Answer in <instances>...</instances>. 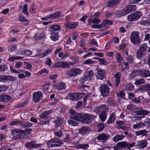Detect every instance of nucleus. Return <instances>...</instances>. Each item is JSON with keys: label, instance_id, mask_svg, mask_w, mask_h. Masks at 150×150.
<instances>
[{"label": "nucleus", "instance_id": "53", "mask_svg": "<svg viewBox=\"0 0 150 150\" xmlns=\"http://www.w3.org/2000/svg\"><path fill=\"white\" fill-rule=\"evenodd\" d=\"M61 67L63 68H70L69 63L62 62H61Z\"/></svg>", "mask_w": 150, "mask_h": 150}, {"label": "nucleus", "instance_id": "43", "mask_svg": "<svg viewBox=\"0 0 150 150\" xmlns=\"http://www.w3.org/2000/svg\"><path fill=\"white\" fill-rule=\"evenodd\" d=\"M125 89L126 91H131L134 88V86L131 83H129L126 85Z\"/></svg>", "mask_w": 150, "mask_h": 150}, {"label": "nucleus", "instance_id": "25", "mask_svg": "<svg viewBox=\"0 0 150 150\" xmlns=\"http://www.w3.org/2000/svg\"><path fill=\"white\" fill-rule=\"evenodd\" d=\"M51 112L50 110L45 111L40 114L39 117L41 118L46 120L48 119V115Z\"/></svg>", "mask_w": 150, "mask_h": 150}, {"label": "nucleus", "instance_id": "46", "mask_svg": "<svg viewBox=\"0 0 150 150\" xmlns=\"http://www.w3.org/2000/svg\"><path fill=\"white\" fill-rule=\"evenodd\" d=\"M147 45L146 43H144L141 45L140 47V48L139 50H140L142 52H144L147 48Z\"/></svg>", "mask_w": 150, "mask_h": 150}, {"label": "nucleus", "instance_id": "19", "mask_svg": "<svg viewBox=\"0 0 150 150\" xmlns=\"http://www.w3.org/2000/svg\"><path fill=\"white\" fill-rule=\"evenodd\" d=\"M136 6L135 5H129L127 6L126 8L125 9L127 14L134 12L136 9Z\"/></svg>", "mask_w": 150, "mask_h": 150}, {"label": "nucleus", "instance_id": "50", "mask_svg": "<svg viewBox=\"0 0 150 150\" xmlns=\"http://www.w3.org/2000/svg\"><path fill=\"white\" fill-rule=\"evenodd\" d=\"M54 135L57 137H61L62 136V131L61 130L55 131Z\"/></svg>", "mask_w": 150, "mask_h": 150}, {"label": "nucleus", "instance_id": "36", "mask_svg": "<svg viewBox=\"0 0 150 150\" xmlns=\"http://www.w3.org/2000/svg\"><path fill=\"white\" fill-rule=\"evenodd\" d=\"M89 147L88 144H80L76 145L74 146V148L76 149H85Z\"/></svg>", "mask_w": 150, "mask_h": 150}, {"label": "nucleus", "instance_id": "35", "mask_svg": "<svg viewBox=\"0 0 150 150\" xmlns=\"http://www.w3.org/2000/svg\"><path fill=\"white\" fill-rule=\"evenodd\" d=\"M115 116V112L112 113L109 116L106 123L108 124L112 123L114 121Z\"/></svg>", "mask_w": 150, "mask_h": 150}, {"label": "nucleus", "instance_id": "33", "mask_svg": "<svg viewBox=\"0 0 150 150\" xmlns=\"http://www.w3.org/2000/svg\"><path fill=\"white\" fill-rule=\"evenodd\" d=\"M106 126V124L104 123H99L97 124V127L98 128V132H101Z\"/></svg>", "mask_w": 150, "mask_h": 150}, {"label": "nucleus", "instance_id": "21", "mask_svg": "<svg viewBox=\"0 0 150 150\" xmlns=\"http://www.w3.org/2000/svg\"><path fill=\"white\" fill-rule=\"evenodd\" d=\"M121 76V73L119 72H117L114 75V77L115 78V85L116 87H118L119 84L120 82V79Z\"/></svg>", "mask_w": 150, "mask_h": 150}, {"label": "nucleus", "instance_id": "8", "mask_svg": "<svg viewBox=\"0 0 150 150\" xmlns=\"http://www.w3.org/2000/svg\"><path fill=\"white\" fill-rule=\"evenodd\" d=\"M100 91L102 96L106 97L108 96L110 93V89L107 85L103 84L100 87Z\"/></svg>", "mask_w": 150, "mask_h": 150}, {"label": "nucleus", "instance_id": "60", "mask_svg": "<svg viewBox=\"0 0 150 150\" xmlns=\"http://www.w3.org/2000/svg\"><path fill=\"white\" fill-rule=\"evenodd\" d=\"M8 68L5 64L0 65V72L4 71L6 70Z\"/></svg>", "mask_w": 150, "mask_h": 150}, {"label": "nucleus", "instance_id": "15", "mask_svg": "<svg viewBox=\"0 0 150 150\" xmlns=\"http://www.w3.org/2000/svg\"><path fill=\"white\" fill-rule=\"evenodd\" d=\"M52 51V49H47L42 53H40L33 57H35L36 59L42 58L45 57L47 55L50 54Z\"/></svg>", "mask_w": 150, "mask_h": 150}, {"label": "nucleus", "instance_id": "52", "mask_svg": "<svg viewBox=\"0 0 150 150\" xmlns=\"http://www.w3.org/2000/svg\"><path fill=\"white\" fill-rule=\"evenodd\" d=\"M14 63V67L16 69H18L21 67L23 64V62L20 61L16 62Z\"/></svg>", "mask_w": 150, "mask_h": 150}, {"label": "nucleus", "instance_id": "12", "mask_svg": "<svg viewBox=\"0 0 150 150\" xmlns=\"http://www.w3.org/2000/svg\"><path fill=\"white\" fill-rule=\"evenodd\" d=\"M42 98V93L40 91L35 92L33 94V100L35 103H38Z\"/></svg>", "mask_w": 150, "mask_h": 150}, {"label": "nucleus", "instance_id": "61", "mask_svg": "<svg viewBox=\"0 0 150 150\" xmlns=\"http://www.w3.org/2000/svg\"><path fill=\"white\" fill-rule=\"evenodd\" d=\"M28 6L27 5H25L23 6V13L26 15H28Z\"/></svg>", "mask_w": 150, "mask_h": 150}, {"label": "nucleus", "instance_id": "63", "mask_svg": "<svg viewBox=\"0 0 150 150\" xmlns=\"http://www.w3.org/2000/svg\"><path fill=\"white\" fill-rule=\"evenodd\" d=\"M69 112L73 116L72 117V118L74 120L73 118L74 116L77 115V114H80L79 113H77L73 109H71L69 110Z\"/></svg>", "mask_w": 150, "mask_h": 150}, {"label": "nucleus", "instance_id": "18", "mask_svg": "<svg viewBox=\"0 0 150 150\" xmlns=\"http://www.w3.org/2000/svg\"><path fill=\"white\" fill-rule=\"evenodd\" d=\"M54 88L59 90H62L66 89V86L64 82H60L57 84L54 85L53 86Z\"/></svg>", "mask_w": 150, "mask_h": 150}, {"label": "nucleus", "instance_id": "14", "mask_svg": "<svg viewBox=\"0 0 150 150\" xmlns=\"http://www.w3.org/2000/svg\"><path fill=\"white\" fill-rule=\"evenodd\" d=\"M93 74V71L92 70H90L87 72L84 75L83 79H81V81H85L87 80H91Z\"/></svg>", "mask_w": 150, "mask_h": 150}, {"label": "nucleus", "instance_id": "22", "mask_svg": "<svg viewBox=\"0 0 150 150\" xmlns=\"http://www.w3.org/2000/svg\"><path fill=\"white\" fill-rule=\"evenodd\" d=\"M11 98L8 95L2 94L0 96V101L7 102L10 100Z\"/></svg>", "mask_w": 150, "mask_h": 150}, {"label": "nucleus", "instance_id": "6", "mask_svg": "<svg viewBox=\"0 0 150 150\" xmlns=\"http://www.w3.org/2000/svg\"><path fill=\"white\" fill-rule=\"evenodd\" d=\"M142 15V12L140 11L132 13L128 16V19L130 21H134L139 19Z\"/></svg>", "mask_w": 150, "mask_h": 150}, {"label": "nucleus", "instance_id": "31", "mask_svg": "<svg viewBox=\"0 0 150 150\" xmlns=\"http://www.w3.org/2000/svg\"><path fill=\"white\" fill-rule=\"evenodd\" d=\"M147 144V143L146 141L145 140H141L138 142L137 146H138L140 148L144 149L146 146Z\"/></svg>", "mask_w": 150, "mask_h": 150}, {"label": "nucleus", "instance_id": "16", "mask_svg": "<svg viewBox=\"0 0 150 150\" xmlns=\"http://www.w3.org/2000/svg\"><path fill=\"white\" fill-rule=\"evenodd\" d=\"M42 145L41 144H37L35 141H32L29 142L25 144V147L28 148H37L40 147Z\"/></svg>", "mask_w": 150, "mask_h": 150}, {"label": "nucleus", "instance_id": "26", "mask_svg": "<svg viewBox=\"0 0 150 150\" xmlns=\"http://www.w3.org/2000/svg\"><path fill=\"white\" fill-rule=\"evenodd\" d=\"M50 38L53 41H55L57 40L59 38L58 33L57 32H52L50 34Z\"/></svg>", "mask_w": 150, "mask_h": 150}, {"label": "nucleus", "instance_id": "58", "mask_svg": "<svg viewBox=\"0 0 150 150\" xmlns=\"http://www.w3.org/2000/svg\"><path fill=\"white\" fill-rule=\"evenodd\" d=\"M102 23L104 25H111L113 22L112 21L109 20H105L103 21Z\"/></svg>", "mask_w": 150, "mask_h": 150}, {"label": "nucleus", "instance_id": "44", "mask_svg": "<svg viewBox=\"0 0 150 150\" xmlns=\"http://www.w3.org/2000/svg\"><path fill=\"white\" fill-rule=\"evenodd\" d=\"M150 113V111H148L146 110H141L137 112L138 114L139 115H146Z\"/></svg>", "mask_w": 150, "mask_h": 150}, {"label": "nucleus", "instance_id": "11", "mask_svg": "<svg viewBox=\"0 0 150 150\" xmlns=\"http://www.w3.org/2000/svg\"><path fill=\"white\" fill-rule=\"evenodd\" d=\"M83 94L80 93H70L68 94V96L70 99L73 100L77 101L81 98Z\"/></svg>", "mask_w": 150, "mask_h": 150}, {"label": "nucleus", "instance_id": "27", "mask_svg": "<svg viewBox=\"0 0 150 150\" xmlns=\"http://www.w3.org/2000/svg\"><path fill=\"white\" fill-rule=\"evenodd\" d=\"M100 21L99 19L94 18V29L100 30L102 28L103 26L101 24L98 25Z\"/></svg>", "mask_w": 150, "mask_h": 150}, {"label": "nucleus", "instance_id": "39", "mask_svg": "<svg viewBox=\"0 0 150 150\" xmlns=\"http://www.w3.org/2000/svg\"><path fill=\"white\" fill-rule=\"evenodd\" d=\"M18 19L20 21L23 22L25 25H27L28 23V20L23 16L22 14L19 15Z\"/></svg>", "mask_w": 150, "mask_h": 150}, {"label": "nucleus", "instance_id": "9", "mask_svg": "<svg viewBox=\"0 0 150 150\" xmlns=\"http://www.w3.org/2000/svg\"><path fill=\"white\" fill-rule=\"evenodd\" d=\"M110 137L109 134L103 133L99 134L96 137V139L98 140L105 142L110 139Z\"/></svg>", "mask_w": 150, "mask_h": 150}, {"label": "nucleus", "instance_id": "34", "mask_svg": "<svg viewBox=\"0 0 150 150\" xmlns=\"http://www.w3.org/2000/svg\"><path fill=\"white\" fill-rule=\"evenodd\" d=\"M117 17H119L127 14L125 9L120 11H117L115 13Z\"/></svg>", "mask_w": 150, "mask_h": 150}, {"label": "nucleus", "instance_id": "62", "mask_svg": "<svg viewBox=\"0 0 150 150\" xmlns=\"http://www.w3.org/2000/svg\"><path fill=\"white\" fill-rule=\"evenodd\" d=\"M68 122L69 124L71 125V126H76L77 125L76 122L72 120H68Z\"/></svg>", "mask_w": 150, "mask_h": 150}, {"label": "nucleus", "instance_id": "51", "mask_svg": "<svg viewBox=\"0 0 150 150\" xmlns=\"http://www.w3.org/2000/svg\"><path fill=\"white\" fill-rule=\"evenodd\" d=\"M126 60L128 63H132L134 62L133 57L132 55H129L127 57H125Z\"/></svg>", "mask_w": 150, "mask_h": 150}, {"label": "nucleus", "instance_id": "30", "mask_svg": "<svg viewBox=\"0 0 150 150\" xmlns=\"http://www.w3.org/2000/svg\"><path fill=\"white\" fill-rule=\"evenodd\" d=\"M125 137L123 134H117L113 138V140L115 142L118 141L122 140Z\"/></svg>", "mask_w": 150, "mask_h": 150}, {"label": "nucleus", "instance_id": "29", "mask_svg": "<svg viewBox=\"0 0 150 150\" xmlns=\"http://www.w3.org/2000/svg\"><path fill=\"white\" fill-rule=\"evenodd\" d=\"M77 23L76 22H74L72 23H67L66 25V27L70 29H75L77 26Z\"/></svg>", "mask_w": 150, "mask_h": 150}, {"label": "nucleus", "instance_id": "59", "mask_svg": "<svg viewBox=\"0 0 150 150\" xmlns=\"http://www.w3.org/2000/svg\"><path fill=\"white\" fill-rule=\"evenodd\" d=\"M123 64L124 67H123L122 69V71H125L126 70L128 69H129L128 63L124 62H123Z\"/></svg>", "mask_w": 150, "mask_h": 150}, {"label": "nucleus", "instance_id": "64", "mask_svg": "<svg viewBox=\"0 0 150 150\" xmlns=\"http://www.w3.org/2000/svg\"><path fill=\"white\" fill-rule=\"evenodd\" d=\"M24 128L31 127L32 126V124L29 122H24Z\"/></svg>", "mask_w": 150, "mask_h": 150}, {"label": "nucleus", "instance_id": "13", "mask_svg": "<svg viewBox=\"0 0 150 150\" xmlns=\"http://www.w3.org/2000/svg\"><path fill=\"white\" fill-rule=\"evenodd\" d=\"M45 37V33L42 30H39L33 36V39L35 40L43 39Z\"/></svg>", "mask_w": 150, "mask_h": 150}, {"label": "nucleus", "instance_id": "4", "mask_svg": "<svg viewBox=\"0 0 150 150\" xmlns=\"http://www.w3.org/2000/svg\"><path fill=\"white\" fill-rule=\"evenodd\" d=\"M62 144V142L58 138H55L50 140L47 144L48 147H51L59 146Z\"/></svg>", "mask_w": 150, "mask_h": 150}, {"label": "nucleus", "instance_id": "57", "mask_svg": "<svg viewBox=\"0 0 150 150\" xmlns=\"http://www.w3.org/2000/svg\"><path fill=\"white\" fill-rule=\"evenodd\" d=\"M46 120H40L39 124L42 125H48L49 124L50 120L48 119Z\"/></svg>", "mask_w": 150, "mask_h": 150}, {"label": "nucleus", "instance_id": "23", "mask_svg": "<svg viewBox=\"0 0 150 150\" xmlns=\"http://www.w3.org/2000/svg\"><path fill=\"white\" fill-rule=\"evenodd\" d=\"M56 123V127H58L60 126H63L65 123L64 120L62 118H58L57 120L54 122Z\"/></svg>", "mask_w": 150, "mask_h": 150}, {"label": "nucleus", "instance_id": "47", "mask_svg": "<svg viewBox=\"0 0 150 150\" xmlns=\"http://www.w3.org/2000/svg\"><path fill=\"white\" fill-rule=\"evenodd\" d=\"M118 145L120 147L125 148L128 146V143L127 142H120L117 143Z\"/></svg>", "mask_w": 150, "mask_h": 150}, {"label": "nucleus", "instance_id": "41", "mask_svg": "<svg viewBox=\"0 0 150 150\" xmlns=\"http://www.w3.org/2000/svg\"><path fill=\"white\" fill-rule=\"evenodd\" d=\"M99 117L102 122H104L106 119V112H102L99 114Z\"/></svg>", "mask_w": 150, "mask_h": 150}, {"label": "nucleus", "instance_id": "24", "mask_svg": "<svg viewBox=\"0 0 150 150\" xmlns=\"http://www.w3.org/2000/svg\"><path fill=\"white\" fill-rule=\"evenodd\" d=\"M90 131V129L88 126L82 127L79 129V133L82 134H85L87 133Z\"/></svg>", "mask_w": 150, "mask_h": 150}, {"label": "nucleus", "instance_id": "42", "mask_svg": "<svg viewBox=\"0 0 150 150\" xmlns=\"http://www.w3.org/2000/svg\"><path fill=\"white\" fill-rule=\"evenodd\" d=\"M147 132V131L145 129L136 131L135 134L137 136L142 135V136H145Z\"/></svg>", "mask_w": 150, "mask_h": 150}, {"label": "nucleus", "instance_id": "5", "mask_svg": "<svg viewBox=\"0 0 150 150\" xmlns=\"http://www.w3.org/2000/svg\"><path fill=\"white\" fill-rule=\"evenodd\" d=\"M130 40L133 44L138 45L140 44L139 33L137 31L133 32L131 33Z\"/></svg>", "mask_w": 150, "mask_h": 150}, {"label": "nucleus", "instance_id": "3", "mask_svg": "<svg viewBox=\"0 0 150 150\" xmlns=\"http://www.w3.org/2000/svg\"><path fill=\"white\" fill-rule=\"evenodd\" d=\"M82 72V70L78 68H73L67 71L66 76L69 77H74L81 74Z\"/></svg>", "mask_w": 150, "mask_h": 150}, {"label": "nucleus", "instance_id": "17", "mask_svg": "<svg viewBox=\"0 0 150 150\" xmlns=\"http://www.w3.org/2000/svg\"><path fill=\"white\" fill-rule=\"evenodd\" d=\"M97 74L96 75V78L97 79L103 80L105 75V71L104 70H102L100 68H98L97 69Z\"/></svg>", "mask_w": 150, "mask_h": 150}, {"label": "nucleus", "instance_id": "55", "mask_svg": "<svg viewBox=\"0 0 150 150\" xmlns=\"http://www.w3.org/2000/svg\"><path fill=\"white\" fill-rule=\"evenodd\" d=\"M145 82V81L143 79H139L137 80L135 82V84L136 85H140Z\"/></svg>", "mask_w": 150, "mask_h": 150}, {"label": "nucleus", "instance_id": "20", "mask_svg": "<svg viewBox=\"0 0 150 150\" xmlns=\"http://www.w3.org/2000/svg\"><path fill=\"white\" fill-rule=\"evenodd\" d=\"M120 0H110L106 3L105 5L108 7H111L117 5L119 4Z\"/></svg>", "mask_w": 150, "mask_h": 150}, {"label": "nucleus", "instance_id": "45", "mask_svg": "<svg viewBox=\"0 0 150 150\" xmlns=\"http://www.w3.org/2000/svg\"><path fill=\"white\" fill-rule=\"evenodd\" d=\"M115 58L118 63H120L122 62V58L120 54L118 52H117L116 54Z\"/></svg>", "mask_w": 150, "mask_h": 150}, {"label": "nucleus", "instance_id": "40", "mask_svg": "<svg viewBox=\"0 0 150 150\" xmlns=\"http://www.w3.org/2000/svg\"><path fill=\"white\" fill-rule=\"evenodd\" d=\"M94 59L97 60H99V63L101 65H106L108 64V63L107 62L105 59L104 58H99V57H94Z\"/></svg>", "mask_w": 150, "mask_h": 150}, {"label": "nucleus", "instance_id": "1", "mask_svg": "<svg viewBox=\"0 0 150 150\" xmlns=\"http://www.w3.org/2000/svg\"><path fill=\"white\" fill-rule=\"evenodd\" d=\"M93 117V115L89 114L82 113L77 114V115L74 117L73 119L83 123L88 124L91 122Z\"/></svg>", "mask_w": 150, "mask_h": 150}, {"label": "nucleus", "instance_id": "32", "mask_svg": "<svg viewBox=\"0 0 150 150\" xmlns=\"http://www.w3.org/2000/svg\"><path fill=\"white\" fill-rule=\"evenodd\" d=\"M144 52L140 51V50H138L136 53L137 58L140 60H142L144 57Z\"/></svg>", "mask_w": 150, "mask_h": 150}, {"label": "nucleus", "instance_id": "48", "mask_svg": "<svg viewBox=\"0 0 150 150\" xmlns=\"http://www.w3.org/2000/svg\"><path fill=\"white\" fill-rule=\"evenodd\" d=\"M32 52L30 50H25L24 51H21V55H25L27 56H29L31 55Z\"/></svg>", "mask_w": 150, "mask_h": 150}, {"label": "nucleus", "instance_id": "54", "mask_svg": "<svg viewBox=\"0 0 150 150\" xmlns=\"http://www.w3.org/2000/svg\"><path fill=\"white\" fill-rule=\"evenodd\" d=\"M32 130L30 128H28L25 130L21 129L22 134H29L30 133Z\"/></svg>", "mask_w": 150, "mask_h": 150}, {"label": "nucleus", "instance_id": "56", "mask_svg": "<svg viewBox=\"0 0 150 150\" xmlns=\"http://www.w3.org/2000/svg\"><path fill=\"white\" fill-rule=\"evenodd\" d=\"M94 63V61L90 59H87L83 62V64L86 65H91Z\"/></svg>", "mask_w": 150, "mask_h": 150}, {"label": "nucleus", "instance_id": "7", "mask_svg": "<svg viewBox=\"0 0 150 150\" xmlns=\"http://www.w3.org/2000/svg\"><path fill=\"white\" fill-rule=\"evenodd\" d=\"M16 78L11 75H0V81L5 82L8 81H16Z\"/></svg>", "mask_w": 150, "mask_h": 150}, {"label": "nucleus", "instance_id": "28", "mask_svg": "<svg viewBox=\"0 0 150 150\" xmlns=\"http://www.w3.org/2000/svg\"><path fill=\"white\" fill-rule=\"evenodd\" d=\"M60 29V27L59 25H57L51 26L49 28V30L51 32L59 31Z\"/></svg>", "mask_w": 150, "mask_h": 150}, {"label": "nucleus", "instance_id": "10", "mask_svg": "<svg viewBox=\"0 0 150 150\" xmlns=\"http://www.w3.org/2000/svg\"><path fill=\"white\" fill-rule=\"evenodd\" d=\"M11 132L13 139H16L21 138V135L22 134L21 129H12L11 130Z\"/></svg>", "mask_w": 150, "mask_h": 150}, {"label": "nucleus", "instance_id": "37", "mask_svg": "<svg viewBox=\"0 0 150 150\" xmlns=\"http://www.w3.org/2000/svg\"><path fill=\"white\" fill-rule=\"evenodd\" d=\"M145 126L144 124L142 122H140L138 123L134 124L133 126V128L135 129L143 128Z\"/></svg>", "mask_w": 150, "mask_h": 150}, {"label": "nucleus", "instance_id": "2", "mask_svg": "<svg viewBox=\"0 0 150 150\" xmlns=\"http://www.w3.org/2000/svg\"><path fill=\"white\" fill-rule=\"evenodd\" d=\"M137 75H140L142 77H146L150 76V73L148 70H140L139 69L136 72L134 71L131 72L129 75V77L131 79H133Z\"/></svg>", "mask_w": 150, "mask_h": 150}, {"label": "nucleus", "instance_id": "38", "mask_svg": "<svg viewBox=\"0 0 150 150\" xmlns=\"http://www.w3.org/2000/svg\"><path fill=\"white\" fill-rule=\"evenodd\" d=\"M23 58V57L21 56L11 57L7 59V61L12 62L16 60L21 59Z\"/></svg>", "mask_w": 150, "mask_h": 150}, {"label": "nucleus", "instance_id": "49", "mask_svg": "<svg viewBox=\"0 0 150 150\" xmlns=\"http://www.w3.org/2000/svg\"><path fill=\"white\" fill-rule=\"evenodd\" d=\"M99 108L100 109V110L103 112H105L106 113L108 112V109L107 105H104L101 106L100 107H99Z\"/></svg>", "mask_w": 150, "mask_h": 150}]
</instances>
